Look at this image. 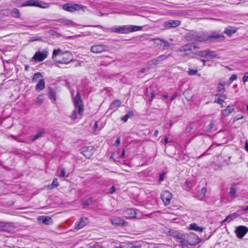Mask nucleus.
Wrapping results in <instances>:
<instances>
[{
    "instance_id": "obj_1",
    "label": "nucleus",
    "mask_w": 248,
    "mask_h": 248,
    "mask_svg": "<svg viewBox=\"0 0 248 248\" xmlns=\"http://www.w3.org/2000/svg\"><path fill=\"white\" fill-rule=\"evenodd\" d=\"M187 37L191 41L203 42L207 43L215 42L217 40L223 41L225 39V37L222 34L216 32H213L210 35L204 33L191 32L187 35Z\"/></svg>"
},
{
    "instance_id": "obj_2",
    "label": "nucleus",
    "mask_w": 248,
    "mask_h": 248,
    "mask_svg": "<svg viewBox=\"0 0 248 248\" xmlns=\"http://www.w3.org/2000/svg\"><path fill=\"white\" fill-rule=\"evenodd\" d=\"M52 59L57 63L67 64L73 61V56L68 51L62 52L58 48L53 50Z\"/></svg>"
},
{
    "instance_id": "obj_3",
    "label": "nucleus",
    "mask_w": 248,
    "mask_h": 248,
    "mask_svg": "<svg viewBox=\"0 0 248 248\" xmlns=\"http://www.w3.org/2000/svg\"><path fill=\"white\" fill-rule=\"evenodd\" d=\"M86 6L78 4H73L72 3H68L62 5V9L66 11L70 12H75L76 11L82 10L85 11Z\"/></svg>"
},
{
    "instance_id": "obj_4",
    "label": "nucleus",
    "mask_w": 248,
    "mask_h": 248,
    "mask_svg": "<svg viewBox=\"0 0 248 248\" xmlns=\"http://www.w3.org/2000/svg\"><path fill=\"white\" fill-rule=\"evenodd\" d=\"M74 105L76 109H78V112L79 115L83 114L84 107L81 96L79 93H78L74 98Z\"/></svg>"
},
{
    "instance_id": "obj_5",
    "label": "nucleus",
    "mask_w": 248,
    "mask_h": 248,
    "mask_svg": "<svg viewBox=\"0 0 248 248\" xmlns=\"http://www.w3.org/2000/svg\"><path fill=\"white\" fill-rule=\"evenodd\" d=\"M169 234L172 237L179 239L181 246H187V242L186 240L185 234L173 230H170Z\"/></svg>"
},
{
    "instance_id": "obj_6",
    "label": "nucleus",
    "mask_w": 248,
    "mask_h": 248,
    "mask_svg": "<svg viewBox=\"0 0 248 248\" xmlns=\"http://www.w3.org/2000/svg\"><path fill=\"white\" fill-rule=\"evenodd\" d=\"M187 235V240L186 241L187 242V245L194 246L201 242V239L194 233L190 232Z\"/></svg>"
},
{
    "instance_id": "obj_7",
    "label": "nucleus",
    "mask_w": 248,
    "mask_h": 248,
    "mask_svg": "<svg viewBox=\"0 0 248 248\" xmlns=\"http://www.w3.org/2000/svg\"><path fill=\"white\" fill-rule=\"evenodd\" d=\"M48 56V52L46 50L37 51L33 56L32 59L36 62L43 61Z\"/></svg>"
},
{
    "instance_id": "obj_8",
    "label": "nucleus",
    "mask_w": 248,
    "mask_h": 248,
    "mask_svg": "<svg viewBox=\"0 0 248 248\" xmlns=\"http://www.w3.org/2000/svg\"><path fill=\"white\" fill-rule=\"evenodd\" d=\"M108 50V46L103 45H96L91 47L90 51L94 53H101Z\"/></svg>"
},
{
    "instance_id": "obj_9",
    "label": "nucleus",
    "mask_w": 248,
    "mask_h": 248,
    "mask_svg": "<svg viewBox=\"0 0 248 248\" xmlns=\"http://www.w3.org/2000/svg\"><path fill=\"white\" fill-rule=\"evenodd\" d=\"M200 55L202 57L206 59H212L215 58H219L215 51H211L209 49H205L200 51Z\"/></svg>"
},
{
    "instance_id": "obj_10",
    "label": "nucleus",
    "mask_w": 248,
    "mask_h": 248,
    "mask_svg": "<svg viewBox=\"0 0 248 248\" xmlns=\"http://www.w3.org/2000/svg\"><path fill=\"white\" fill-rule=\"evenodd\" d=\"M112 224L115 226H124L127 224V222L120 217H114L109 218Z\"/></svg>"
},
{
    "instance_id": "obj_11",
    "label": "nucleus",
    "mask_w": 248,
    "mask_h": 248,
    "mask_svg": "<svg viewBox=\"0 0 248 248\" xmlns=\"http://www.w3.org/2000/svg\"><path fill=\"white\" fill-rule=\"evenodd\" d=\"M94 147L93 146H85L82 148L81 153L86 158H90L93 154Z\"/></svg>"
},
{
    "instance_id": "obj_12",
    "label": "nucleus",
    "mask_w": 248,
    "mask_h": 248,
    "mask_svg": "<svg viewBox=\"0 0 248 248\" xmlns=\"http://www.w3.org/2000/svg\"><path fill=\"white\" fill-rule=\"evenodd\" d=\"M44 4H46V3L37 0H30L27 1L25 3H23L22 4V6H32L41 8H46V7L43 5Z\"/></svg>"
},
{
    "instance_id": "obj_13",
    "label": "nucleus",
    "mask_w": 248,
    "mask_h": 248,
    "mask_svg": "<svg viewBox=\"0 0 248 248\" xmlns=\"http://www.w3.org/2000/svg\"><path fill=\"white\" fill-rule=\"evenodd\" d=\"M248 232V228L245 226H239L236 227L235 232L239 238H243Z\"/></svg>"
},
{
    "instance_id": "obj_14",
    "label": "nucleus",
    "mask_w": 248,
    "mask_h": 248,
    "mask_svg": "<svg viewBox=\"0 0 248 248\" xmlns=\"http://www.w3.org/2000/svg\"><path fill=\"white\" fill-rule=\"evenodd\" d=\"M172 197L171 193L167 190L164 191L161 194V198L165 205L170 204Z\"/></svg>"
},
{
    "instance_id": "obj_15",
    "label": "nucleus",
    "mask_w": 248,
    "mask_h": 248,
    "mask_svg": "<svg viewBox=\"0 0 248 248\" xmlns=\"http://www.w3.org/2000/svg\"><path fill=\"white\" fill-rule=\"evenodd\" d=\"M168 57L169 56H167L165 55H160L157 57V58L149 61L147 64L150 66L156 65L159 64L162 61L168 58Z\"/></svg>"
},
{
    "instance_id": "obj_16",
    "label": "nucleus",
    "mask_w": 248,
    "mask_h": 248,
    "mask_svg": "<svg viewBox=\"0 0 248 248\" xmlns=\"http://www.w3.org/2000/svg\"><path fill=\"white\" fill-rule=\"evenodd\" d=\"M181 22L178 20H170L164 23L163 26L166 28H175L180 25Z\"/></svg>"
},
{
    "instance_id": "obj_17",
    "label": "nucleus",
    "mask_w": 248,
    "mask_h": 248,
    "mask_svg": "<svg viewBox=\"0 0 248 248\" xmlns=\"http://www.w3.org/2000/svg\"><path fill=\"white\" fill-rule=\"evenodd\" d=\"M127 25H124L120 27H114L111 29L112 31L119 33H128Z\"/></svg>"
},
{
    "instance_id": "obj_18",
    "label": "nucleus",
    "mask_w": 248,
    "mask_h": 248,
    "mask_svg": "<svg viewBox=\"0 0 248 248\" xmlns=\"http://www.w3.org/2000/svg\"><path fill=\"white\" fill-rule=\"evenodd\" d=\"M37 220L46 225H49L53 223V219L48 216H40L37 218Z\"/></svg>"
},
{
    "instance_id": "obj_19",
    "label": "nucleus",
    "mask_w": 248,
    "mask_h": 248,
    "mask_svg": "<svg viewBox=\"0 0 248 248\" xmlns=\"http://www.w3.org/2000/svg\"><path fill=\"white\" fill-rule=\"evenodd\" d=\"M88 223V219L86 217H81L75 225V229L79 230L83 228Z\"/></svg>"
},
{
    "instance_id": "obj_20",
    "label": "nucleus",
    "mask_w": 248,
    "mask_h": 248,
    "mask_svg": "<svg viewBox=\"0 0 248 248\" xmlns=\"http://www.w3.org/2000/svg\"><path fill=\"white\" fill-rule=\"evenodd\" d=\"M226 83L225 81H222L219 83L217 88V96L221 95L222 93H223L225 91L224 86L226 85Z\"/></svg>"
},
{
    "instance_id": "obj_21",
    "label": "nucleus",
    "mask_w": 248,
    "mask_h": 248,
    "mask_svg": "<svg viewBox=\"0 0 248 248\" xmlns=\"http://www.w3.org/2000/svg\"><path fill=\"white\" fill-rule=\"evenodd\" d=\"M56 21L65 25H69L72 26H75V23H74L72 20L67 19L65 17L57 19Z\"/></svg>"
},
{
    "instance_id": "obj_22",
    "label": "nucleus",
    "mask_w": 248,
    "mask_h": 248,
    "mask_svg": "<svg viewBox=\"0 0 248 248\" xmlns=\"http://www.w3.org/2000/svg\"><path fill=\"white\" fill-rule=\"evenodd\" d=\"M237 31V28L234 27L228 26L225 29L224 33L229 36H231L232 34L235 33Z\"/></svg>"
},
{
    "instance_id": "obj_23",
    "label": "nucleus",
    "mask_w": 248,
    "mask_h": 248,
    "mask_svg": "<svg viewBox=\"0 0 248 248\" xmlns=\"http://www.w3.org/2000/svg\"><path fill=\"white\" fill-rule=\"evenodd\" d=\"M45 133L46 130L45 129H41L39 130L35 135L31 137V140L32 141H34L38 138L41 137L42 136V135Z\"/></svg>"
},
{
    "instance_id": "obj_24",
    "label": "nucleus",
    "mask_w": 248,
    "mask_h": 248,
    "mask_svg": "<svg viewBox=\"0 0 248 248\" xmlns=\"http://www.w3.org/2000/svg\"><path fill=\"white\" fill-rule=\"evenodd\" d=\"M238 215L236 213H234L232 214H230V215H228V216H227L226 217V218H225V219L223 220L221 222V224L223 225L224 224H225V223L226 222H229L231 221V220H232V219L238 217Z\"/></svg>"
},
{
    "instance_id": "obj_25",
    "label": "nucleus",
    "mask_w": 248,
    "mask_h": 248,
    "mask_svg": "<svg viewBox=\"0 0 248 248\" xmlns=\"http://www.w3.org/2000/svg\"><path fill=\"white\" fill-rule=\"evenodd\" d=\"M125 217L128 218H134L136 217V212L135 210L132 208L126 210L125 212Z\"/></svg>"
},
{
    "instance_id": "obj_26",
    "label": "nucleus",
    "mask_w": 248,
    "mask_h": 248,
    "mask_svg": "<svg viewBox=\"0 0 248 248\" xmlns=\"http://www.w3.org/2000/svg\"><path fill=\"white\" fill-rule=\"evenodd\" d=\"M128 33L131 32L140 31L142 29V27L136 25H127Z\"/></svg>"
},
{
    "instance_id": "obj_27",
    "label": "nucleus",
    "mask_w": 248,
    "mask_h": 248,
    "mask_svg": "<svg viewBox=\"0 0 248 248\" xmlns=\"http://www.w3.org/2000/svg\"><path fill=\"white\" fill-rule=\"evenodd\" d=\"M189 230H194L198 232H202L204 230V228L198 226L196 223H192L189 225Z\"/></svg>"
},
{
    "instance_id": "obj_28",
    "label": "nucleus",
    "mask_w": 248,
    "mask_h": 248,
    "mask_svg": "<svg viewBox=\"0 0 248 248\" xmlns=\"http://www.w3.org/2000/svg\"><path fill=\"white\" fill-rule=\"evenodd\" d=\"M121 105V102L120 100H115L110 104L109 109L116 110Z\"/></svg>"
},
{
    "instance_id": "obj_29",
    "label": "nucleus",
    "mask_w": 248,
    "mask_h": 248,
    "mask_svg": "<svg viewBox=\"0 0 248 248\" xmlns=\"http://www.w3.org/2000/svg\"><path fill=\"white\" fill-rule=\"evenodd\" d=\"M236 190H237V189L236 187V184H234V183L232 184V186H231V187L230 188V191L229 193L230 196L232 198H235L236 197Z\"/></svg>"
},
{
    "instance_id": "obj_30",
    "label": "nucleus",
    "mask_w": 248,
    "mask_h": 248,
    "mask_svg": "<svg viewBox=\"0 0 248 248\" xmlns=\"http://www.w3.org/2000/svg\"><path fill=\"white\" fill-rule=\"evenodd\" d=\"M45 87V82L44 79H41L36 85V90L37 91H40L43 90Z\"/></svg>"
},
{
    "instance_id": "obj_31",
    "label": "nucleus",
    "mask_w": 248,
    "mask_h": 248,
    "mask_svg": "<svg viewBox=\"0 0 248 248\" xmlns=\"http://www.w3.org/2000/svg\"><path fill=\"white\" fill-rule=\"evenodd\" d=\"M191 50H192V46L188 44L181 47L177 51L178 52H186Z\"/></svg>"
},
{
    "instance_id": "obj_32",
    "label": "nucleus",
    "mask_w": 248,
    "mask_h": 248,
    "mask_svg": "<svg viewBox=\"0 0 248 248\" xmlns=\"http://www.w3.org/2000/svg\"><path fill=\"white\" fill-rule=\"evenodd\" d=\"M206 192V189L204 187L202 188L198 191V197L200 200H202L205 196Z\"/></svg>"
},
{
    "instance_id": "obj_33",
    "label": "nucleus",
    "mask_w": 248,
    "mask_h": 248,
    "mask_svg": "<svg viewBox=\"0 0 248 248\" xmlns=\"http://www.w3.org/2000/svg\"><path fill=\"white\" fill-rule=\"evenodd\" d=\"M133 116V112L132 111H129L124 116L121 117V120L124 122H126L129 118L132 117Z\"/></svg>"
},
{
    "instance_id": "obj_34",
    "label": "nucleus",
    "mask_w": 248,
    "mask_h": 248,
    "mask_svg": "<svg viewBox=\"0 0 248 248\" xmlns=\"http://www.w3.org/2000/svg\"><path fill=\"white\" fill-rule=\"evenodd\" d=\"M10 226V223H4L0 222V231H6L8 227Z\"/></svg>"
},
{
    "instance_id": "obj_35",
    "label": "nucleus",
    "mask_w": 248,
    "mask_h": 248,
    "mask_svg": "<svg viewBox=\"0 0 248 248\" xmlns=\"http://www.w3.org/2000/svg\"><path fill=\"white\" fill-rule=\"evenodd\" d=\"M234 110V108L229 106L223 110V113L225 116H228Z\"/></svg>"
},
{
    "instance_id": "obj_36",
    "label": "nucleus",
    "mask_w": 248,
    "mask_h": 248,
    "mask_svg": "<svg viewBox=\"0 0 248 248\" xmlns=\"http://www.w3.org/2000/svg\"><path fill=\"white\" fill-rule=\"evenodd\" d=\"M56 92L52 88L49 89V95L50 99H53V101H55L56 99Z\"/></svg>"
},
{
    "instance_id": "obj_37",
    "label": "nucleus",
    "mask_w": 248,
    "mask_h": 248,
    "mask_svg": "<svg viewBox=\"0 0 248 248\" xmlns=\"http://www.w3.org/2000/svg\"><path fill=\"white\" fill-rule=\"evenodd\" d=\"M59 185L58 180L57 178H54L53 180L52 183L47 186V187L49 189H53L55 188L56 187H57Z\"/></svg>"
},
{
    "instance_id": "obj_38",
    "label": "nucleus",
    "mask_w": 248,
    "mask_h": 248,
    "mask_svg": "<svg viewBox=\"0 0 248 248\" xmlns=\"http://www.w3.org/2000/svg\"><path fill=\"white\" fill-rule=\"evenodd\" d=\"M160 45L162 46L163 49H167L170 47V44L167 41L160 40Z\"/></svg>"
},
{
    "instance_id": "obj_39",
    "label": "nucleus",
    "mask_w": 248,
    "mask_h": 248,
    "mask_svg": "<svg viewBox=\"0 0 248 248\" xmlns=\"http://www.w3.org/2000/svg\"><path fill=\"white\" fill-rule=\"evenodd\" d=\"M11 15L13 17L16 18L19 17L20 15L19 11L16 8H14L12 10Z\"/></svg>"
},
{
    "instance_id": "obj_40",
    "label": "nucleus",
    "mask_w": 248,
    "mask_h": 248,
    "mask_svg": "<svg viewBox=\"0 0 248 248\" xmlns=\"http://www.w3.org/2000/svg\"><path fill=\"white\" fill-rule=\"evenodd\" d=\"M237 78V76L235 74H233L231 76V77L230 78L227 84L228 86H229L232 83V82L234 80H236Z\"/></svg>"
},
{
    "instance_id": "obj_41",
    "label": "nucleus",
    "mask_w": 248,
    "mask_h": 248,
    "mask_svg": "<svg viewBox=\"0 0 248 248\" xmlns=\"http://www.w3.org/2000/svg\"><path fill=\"white\" fill-rule=\"evenodd\" d=\"M42 76V75L40 73L37 72L35 73L33 75V77L32 78V81L36 82L37 79L40 78Z\"/></svg>"
},
{
    "instance_id": "obj_42",
    "label": "nucleus",
    "mask_w": 248,
    "mask_h": 248,
    "mask_svg": "<svg viewBox=\"0 0 248 248\" xmlns=\"http://www.w3.org/2000/svg\"><path fill=\"white\" fill-rule=\"evenodd\" d=\"M198 73V70L196 69H189L188 71V74L189 76H193L196 75Z\"/></svg>"
},
{
    "instance_id": "obj_43",
    "label": "nucleus",
    "mask_w": 248,
    "mask_h": 248,
    "mask_svg": "<svg viewBox=\"0 0 248 248\" xmlns=\"http://www.w3.org/2000/svg\"><path fill=\"white\" fill-rule=\"evenodd\" d=\"M191 183L190 182H188L187 181H186L184 186V188L187 191H189L191 188V186H189V184Z\"/></svg>"
},
{
    "instance_id": "obj_44",
    "label": "nucleus",
    "mask_w": 248,
    "mask_h": 248,
    "mask_svg": "<svg viewBox=\"0 0 248 248\" xmlns=\"http://www.w3.org/2000/svg\"><path fill=\"white\" fill-rule=\"evenodd\" d=\"M70 117L71 119L72 120H76L77 119V116L76 109L75 110H74V111H73V112H72V114Z\"/></svg>"
},
{
    "instance_id": "obj_45",
    "label": "nucleus",
    "mask_w": 248,
    "mask_h": 248,
    "mask_svg": "<svg viewBox=\"0 0 248 248\" xmlns=\"http://www.w3.org/2000/svg\"><path fill=\"white\" fill-rule=\"evenodd\" d=\"M214 103H217L218 104H220L221 105L222 107H223V103L224 102V100L221 99V98H217L214 101Z\"/></svg>"
},
{
    "instance_id": "obj_46",
    "label": "nucleus",
    "mask_w": 248,
    "mask_h": 248,
    "mask_svg": "<svg viewBox=\"0 0 248 248\" xmlns=\"http://www.w3.org/2000/svg\"><path fill=\"white\" fill-rule=\"evenodd\" d=\"M92 202V200L91 199H89L87 201H85L83 202V207L85 208L87 206L91 204Z\"/></svg>"
},
{
    "instance_id": "obj_47",
    "label": "nucleus",
    "mask_w": 248,
    "mask_h": 248,
    "mask_svg": "<svg viewBox=\"0 0 248 248\" xmlns=\"http://www.w3.org/2000/svg\"><path fill=\"white\" fill-rule=\"evenodd\" d=\"M165 175V172L162 173L160 174L159 178V180H158L159 183H160L161 182L163 181L164 180Z\"/></svg>"
},
{
    "instance_id": "obj_48",
    "label": "nucleus",
    "mask_w": 248,
    "mask_h": 248,
    "mask_svg": "<svg viewBox=\"0 0 248 248\" xmlns=\"http://www.w3.org/2000/svg\"><path fill=\"white\" fill-rule=\"evenodd\" d=\"M243 118V116H240L239 115H236L233 119V122H235L239 120L242 119Z\"/></svg>"
},
{
    "instance_id": "obj_49",
    "label": "nucleus",
    "mask_w": 248,
    "mask_h": 248,
    "mask_svg": "<svg viewBox=\"0 0 248 248\" xmlns=\"http://www.w3.org/2000/svg\"><path fill=\"white\" fill-rule=\"evenodd\" d=\"M42 37H32L31 38V41H41Z\"/></svg>"
},
{
    "instance_id": "obj_50",
    "label": "nucleus",
    "mask_w": 248,
    "mask_h": 248,
    "mask_svg": "<svg viewBox=\"0 0 248 248\" xmlns=\"http://www.w3.org/2000/svg\"><path fill=\"white\" fill-rule=\"evenodd\" d=\"M43 98L41 97L40 96H39V97H38L37 98V100H36L37 104L40 105L43 103Z\"/></svg>"
},
{
    "instance_id": "obj_51",
    "label": "nucleus",
    "mask_w": 248,
    "mask_h": 248,
    "mask_svg": "<svg viewBox=\"0 0 248 248\" xmlns=\"http://www.w3.org/2000/svg\"><path fill=\"white\" fill-rule=\"evenodd\" d=\"M155 91L153 90L150 94V99H149L150 102L152 101V100H153L154 96H155Z\"/></svg>"
},
{
    "instance_id": "obj_52",
    "label": "nucleus",
    "mask_w": 248,
    "mask_h": 248,
    "mask_svg": "<svg viewBox=\"0 0 248 248\" xmlns=\"http://www.w3.org/2000/svg\"><path fill=\"white\" fill-rule=\"evenodd\" d=\"M243 81L244 83L248 81V73H246L245 74L243 78Z\"/></svg>"
},
{
    "instance_id": "obj_53",
    "label": "nucleus",
    "mask_w": 248,
    "mask_h": 248,
    "mask_svg": "<svg viewBox=\"0 0 248 248\" xmlns=\"http://www.w3.org/2000/svg\"><path fill=\"white\" fill-rule=\"evenodd\" d=\"M58 176L61 178H63L64 177L68 176V175H66L65 171H61L60 173L58 175Z\"/></svg>"
},
{
    "instance_id": "obj_54",
    "label": "nucleus",
    "mask_w": 248,
    "mask_h": 248,
    "mask_svg": "<svg viewBox=\"0 0 248 248\" xmlns=\"http://www.w3.org/2000/svg\"><path fill=\"white\" fill-rule=\"evenodd\" d=\"M116 191V188L114 186H112L109 189V192L111 194L113 193Z\"/></svg>"
},
{
    "instance_id": "obj_55",
    "label": "nucleus",
    "mask_w": 248,
    "mask_h": 248,
    "mask_svg": "<svg viewBox=\"0 0 248 248\" xmlns=\"http://www.w3.org/2000/svg\"><path fill=\"white\" fill-rule=\"evenodd\" d=\"M175 15L177 16H183L184 15V12L181 11H177L175 12Z\"/></svg>"
},
{
    "instance_id": "obj_56",
    "label": "nucleus",
    "mask_w": 248,
    "mask_h": 248,
    "mask_svg": "<svg viewBox=\"0 0 248 248\" xmlns=\"http://www.w3.org/2000/svg\"><path fill=\"white\" fill-rule=\"evenodd\" d=\"M242 211L244 214L247 213L248 212V205L246 206L245 208L242 209Z\"/></svg>"
},
{
    "instance_id": "obj_57",
    "label": "nucleus",
    "mask_w": 248,
    "mask_h": 248,
    "mask_svg": "<svg viewBox=\"0 0 248 248\" xmlns=\"http://www.w3.org/2000/svg\"><path fill=\"white\" fill-rule=\"evenodd\" d=\"M98 128V124H97V122H96L93 126V129L94 130H96Z\"/></svg>"
},
{
    "instance_id": "obj_58",
    "label": "nucleus",
    "mask_w": 248,
    "mask_h": 248,
    "mask_svg": "<svg viewBox=\"0 0 248 248\" xmlns=\"http://www.w3.org/2000/svg\"><path fill=\"white\" fill-rule=\"evenodd\" d=\"M124 155H125V150L123 149V151L122 152V154L120 155V157H121V158L124 157Z\"/></svg>"
},
{
    "instance_id": "obj_59",
    "label": "nucleus",
    "mask_w": 248,
    "mask_h": 248,
    "mask_svg": "<svg viewBox=\"0 0 248 248\" xmlns=\"http://www.w3.org/2000/svg\"><path fill=\"white\" fill-rule=\"evenodd\" d=\"M168 142V139L167 137H166L163 141V143L166 144Z\"/></svg>"
},
{
    "instance_id": "obj_60",
    "label": "nucleus",
    "mask_w": 248,
    "mask_h": 248,
    "mask_svg": "<svg viewBox=\"0 0 248 248\" xmlns=\"http://www.w3.org/2000/svg\"><path fill=\"white\" fill-rule=\"evenodd\" d=\"M120 140L119 138H118L116 140L115 144L116 146H118V145L120 144Z\"/></svg>"
},
{
    "instance_id": "obj_61",
    "label": "nucleus",
    "mask_w": 248,
    "mask_h": 248,
    "mask_svg": "<svg viewBox=\"0 0 248 248\" xmlns=\"http://www.w3.org/2000/svg\"><path fill=\"white\" fill-rule=\"evenodd\" d=\"M158 131L157 130H155L154 133V136L155 137H157L158 136Z\"/></svg>"
},
{
    "instance_id": "obj_62",
    "label": "nucleus",
    "mask_w": 248,
    "mask_h": 248,
    "mask_svg": "<svg viewBox=\"0 0 248 248\" xmlns=\"http://www.w3.org/2000/svg\"><path fill=\"white\" fill-rule=\"evenodd\" d=\"M29 69V66L28 65H26L25 66V70L26 71H28Z\"/></svg>"
},
{
    "instance_id": "obj_63",
    "label": "nucleus",
    "mask_w": 248,
    "mask_h": 248,
    "mask_svg": "<svg viewBox=\"0 0 248 248\" xmlns=\"http://www.w3.org/2000/svg\"><path fill=\"white\" fill-rule=\"evenodd\" d=\"M245 149L246 151H248V144L247 143H246Z\"/></svg>"
},
{
    "instance_id": "obj_64",
    "label": "nucleus",
    "mask_w": 248,
    "mask_h": 248,
    "mask_svg": "<svg viewBox=\"0 0 248 248\" xmlns=\"http://www.w3.org/2000/svg\"><path fill=\"white\" fill-rule=\"evenodd\" d=\"M162 97H163V98L164 99H167L168 98V95H163Z\"/></svg>"
}]
</instances>
